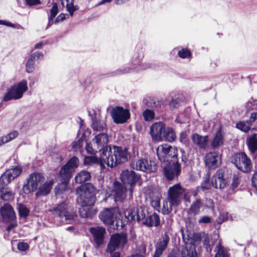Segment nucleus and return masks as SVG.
Segmentation results:
<instances>
[{
	"instance_id": "f257e3e1",
	"label": "nucleus",
	"mask_w": 257,
	"mask_h": 257,
	"mask_svg": "<svg viewBox=\"0 0 257 257\" xmlns=\"http://www.w3.org/2000/svg\"><path fill=\"white\" fill-rule=\"evenodd\" d=\"M131 155L126 148L113 146L109 148V151H103L102 159L109 167H113L117 164L124 163L130 158Z\"/></svg>"
},
{
	"instance_id": "f03ea898",
	"label": "nucleus",
	"mask_w": 257,
	"mask_h": 257,
	"mask_svg": "<svg viewBox=\"0 0 257 257\" xmlns=\"http://www.w3.org/2000/svg\"><path fill=\"white\" fill-rule=\"evenodd\" d=\"M76 194L77 203L80 205H93L95 202L93 188L91 184H85L77 188Z\"/></svg>"
},
{
	"instance_id": "7ed1b4c3",
	"label": "nucleus",
	"mask_w": 257,
	"mask_h": 257,
	"mask_svg": "<svg viewBox=\"0 0 257 257\" xmlns=\"http://www.w3.org/2000/svg\"><path fill=\"white\" fill-rule=\"evenodd\" d=\"M28 89L27 81L24 79L9 88L4 96L3 100L8 101L20 99L22 98L24 93L27 91Z\"/></svg>"
},
{
	"instance_id": "20e7f679",
	"label": "nucleus",
	"mask_w": 257,
	"mask_h": 257,
	"mask_svg": "<svg viewBox=\"0 0 257 257\" xmlns=\"http://www.w3.org/2000/svg\"><path fill=\"white\" fill-rule=\"evenodd\" d=\"M231 162L238 170L244 173L250 172L252 168L250 159L244 152L234 154L232 157Z\"/></svg>"
},
{
	"instance_id": "39448f33",
	"label": "nucleus",
	"mask_w": 257,
	"mask_h": 257,
	"mask_svg": "<svg viewBox=\"0 0 257 257\" xmlns=\"http://www.w3.org/2000/svg\"><path fill=\"white\" fill-rule=\"evenodd\" d=\"M157 154L159 160L162 162H170L171 160H177L178 150L168 144H163L158 146Z\"/></svg>"
},
{
	"instance_id": "423d86ee",
	"label": "nucleus",
	"mask_w": 257,
	"mask_h": 257,
	"mask_svg": "<svg viewBox=\"0 0 257 257\" xmlns=\"http://www.w3.org/2000/svg\"><path fill=\"white\" fill-rule=\"evenodd\" d=\"M143 56L140 54L136 57H135L132 61V66L127 68H121L117 70L116 74H122L131 72L134 71H139V70H146L148 68H155V66L151 63H146L141 64V60Z\"/></svg>"
},
{
	"instance_id": "0eeeda50",
	"label": "nucleus",
	"mask_w": 257,
	"mask_h": 257,
	"mask_svg": "<svg viewBox=\"0 0 257 257\" xmlns=\"http://www.w3.org/2000/svg\"><path fill=\"white\" fill-rule=\"evenodd\" d=\"M44 181V177L40 173H34L30 174L27 180L26 184L23 186L24 191L26 193H29L37 190Z\"/></svg>"
},
{
	"instance_id": "6e6552de",
	"label": "nucleus",
	"mask_w": 257,
	"mask_h": 257,
	"mask_svg": "<svg viewBox=\"0 0 257 257\" xmlns=\"http://www.w3.org/2000/svg\"><path fill=\"white\" fill-rule=\"evenodd\" d=\"M127 242V237L125 234H112L107 244L106 252L112 253L116 249L122 248Z\"/></svg>"
},
{
	"instance_id": "1a4fd4ad",
	"label": "nucleus",
	"mask_w": 257,
	"mask_h": 257,
	"mask_svg": "<svg viewBox=\"0 0 257 257\" xmlns=\"http://www.w3.org/2000/svg\"><path fill=\"white\" fill-rule=\"evenodd\" d=\"M183 189L180 184H177L169 188L168 190L167 200L171 205L178 206L181 201L182 196L184 193Z\"/></svg>"
},
{
	"instance_id": "9d476101",
	"label": "nucleus",
	"mask_w": 257,
	"mask_h": 257,
	"mask_svg": "<svg viewBox=\"0 0 257 257\" xmlns=\"http://www.w3.org/2000/svg\"><path fill=\"white\" fill-rule=\"evenodd\" d=\"M181 171V165L177 160H171L164 167V174L168 180H173L176 178L180 174Z\"/></svg>"
},
{
	"instance_id": "9b49d317",
	"label": "nucleus",
	"mask_w": 257,
	"mask_h": 257,
	"mask_svg": "<svg viewBox=\"0 0 257 257\" xmlns=\"http://www.w3.org/2000/svg\"><path fill=\"white\" fill-rule=\"evenodd\" d=\"M120 179L124 184L130 185L128 189L130 197H132L133 186L140 180V176L133 171L125 170L122 172Z\"/></svg>"
},
{
	"instance_id": "f8f14e48",
	"label": "nucleus",
	"mask_w": 257,
	"mask_h": 257,
	"mask_svg": "<svg viewBox=\"0 0 257 257\" xmlns=\"http://www.w3.org/2000/svg\"><path fill=\"white\" fill-rule=\"evenodd\" d=\"M79 160L77 158L73 157L61 168L59 175L61 179L69 180L71 177L72 173L77 167Z\"/></svg>"
},
{
	"instance_id": "ddd939ff",
	"label": "nucleus",
	"mask_w": 257,
	"mask_h": 257,
	"mask_svg": "<svg viewBox=\"0 0 257 257\" xmlns=\"http://www.w3.org/2000/svg\"><path fill=\"white\" fill-rule=\"evenodd\" d=\"M132 167L134 169L145 172H154L156 170L155 162L145 158L134 161L132 164Z\"/></svg>"
},
{
	"instance_id": "4468645a",
	"label": "nucleus",
	"mask_w": 257,
	"mask_h": 257,
	"mask_svg": "<svg viewBox=\"0 0 257 257\" xmlns=\"http://www.w3.org/2000/svg\"><path fill=\"white\" fill-rule=\"evenodd\" d=\"M50 211L54 215H57L60 217L64 216L66 220H70L74 218L75 213L65 203L60 204Z\"/></svg>"
},
{
	"instance_id": "2eb2a0df",
	"label": "nucleus",
	"mask_w": 257,
	"mask_h": 257,
	"mask_svg": "<svg viewBox=\"0 0 257 257\" xmlns=\"http://www.w3.org/2000/svg\"><path fill=\"white\" fill-rule=\"evenodd\" d=\"M204 161L205 166L210 169H214L219 167L221 164V156L218 152H210L205 155Z\"/></svg>"
},
{
	"instance_id": "dca6fc26",
	"label": "nucleus",
	"mask_w": 257,
	"mask_h": 257,
	"mask_svg": "<svg viewBox=\"0 0 257 257\" xmlns=\"http://www.w3.org/2000/svg\"><path fill=\"white\" fill-rule=\"evenodd\" d=\"M117 210L115 208H106L99 213V217L103 222L107 225H112L116 219Z\"/></svg>"
},
{
	"instance_id": "f3484780",
	"label": "nucleus",
	"mask_w": 257,
	"mask_h": 257,
	"mask_svg": "<svg viewBox=\"0 0 257 257\" xmlns=\"http://www.w3.org/2000/svg\"><path fill=\"white\" fill-rule=\"evenodd\" d=\"M93 143L94 147L98 149L99 152H101V155L103 151H109L110 148L107 146L108 136L106 133H101L96 136L93 140Z\"/></svg>"
},
{
	"instance_id": "a211bd4d",
	"label": "nucleus",
	"mask_w": 257,
	"mask_h": 257,
	"mask_svg": "<svg viewBox=\"0 0 257 257\" xmlns=\"http://www.w3.org/2000/svg\"><path fill=\"white\" fill-rule=\"evenodd\" d=\"M187 100V96L182 93H178L171 96L169 102L170 109L172 111L176 110L185 104Z\"/></svg>"
},
{
	"instance_id": "6ab92c4d",
	"label": "nucleus",
	"mask_w": 257,
	"mask_h": 257,
	"mask_svg": "<svg viewBox=\"0 0 257 257\" xmlns=\"http://www.w3.org/2000/svg\"><path fill=\"white\" fill-rule=\"evenodd\" d=\"M165 125L162 122H156L151 126L150 134L154 141L159 142L162 140Z\"/></svg>"
},
{
	"instance_id": "aec40b11",
	"label": "nucleus",
	"mask_w": 257,
	"mask_h": 257,
	"mask_svg": "<svg viewBox=\"0 0 257 257\" xmlns=\"http://www.w3.org/2000/svg\"><path fill=\"white\" fill-rule=\"evenodd\" d=\"M2 218L5 222H10L16 219L15 212L12 206L9 204H5L0 208Z\"/></svg>"
},
{
	"instance_id": "412c9836",
	"label": "nucleus",
	"mask_w": 257,
	"mask_h": 257,
	"mask_svg": "<svg viewBox=\"0 0 257 257\" xmlns=\"http://www.w3.org/2000/svg\"><path fill=\"white\" fill-rule=\"evenodd\" d=\"M127 190L119 182H115L113 186V197L115 201H122L126 198Z\"/></svg>"
},
{
	"instance_id": "4be33fe9",
	"label": "nucleus",
	"mask_w": 257,
	"mask_h": 257,
	"mask_svg": "<svg viewBox=\"0 0 257 257\" xmlns=\"http://www.w3.org/2000/svg\"><path fill=\"white\" fill-rule=\"evenodd\" d=\"M89 231L92 234L95 243L99 246L103 242L105 229L102 227H91Z\"/></svg>"
},
{
	"instance_id": "5701e85b",
	"label": "nucleus",
	"mask_w": 257,
	"mask_h": 257,
	"mask_svg": "<svg viewBox=\"0 0 257 257\" xmlns=\"http://www.w3.org/2000/svg\"><path fill=\"white\" fill-rule=\"evenodd\" d=\"M212 185L215 188H224L227 184V181L223 178L222 172H217L212 177Z\"/></svg>"
},
{
	"instance_id": "b1692460",
	"label": "nucleus",
	"mask_w": 257,
	"mask_h": 257,
	"mask_svg": "<svg viewBox=\"0 0 257 257\" xmlns=\"http://www.w3.org/2000/svg\"><path fill=\"white\" fill-rule=\"evenodd\" d=\"M224 135L225 133L222 131V127H220L216 132L212 141L211 146L213 148H217L223 144L224 142Z\"/></svg>"
},
{
	"instance_id": "393cba45",
	"label": "nucleus",
	"mask_w": 257,
	"mask_h": 257,
	"mask_svg": "<svg viewBox=\"0 0 257 257\" xmlns=\"http://www.w3.org/2000/svg\"><path fill=\"white\" fill-rule=\"evenodd\" d=\"M191 139L193 143L200 149H204L206 148L208 141V136H202L195 133L192 135Z\"/></svg>"
},
{
	"instance_id": "a878e982",
	"label": "nucleus",
	"mask_w": 257,
	"mask_h": 257,
	"mask_svg": "<svg viewBox=\"0 0 257 257\" xmlns=\"http://www.w3.org/2000/svg\"><path fill=\"white\" fill-rule=\"evenodd\" d=\"M256 114L257 113H250L249 119L246 120V123L240 121L236 123V127L243 132H247L250 128V123L254 121L256 119Z\"/></svg>"
},
{
	"instance_id": "bb28decb",
	"label": "nucleus",
	"mask_w": 257,
	"mask_h": 257,
	"mask_svg": "<svg viewBox=\"0 0 257 257\" xmlns=\"http://www.w3.org/2000/svg\"><path fill=\"white\" fill-rule=\"evenodd\" d=\"M79 208L80 215L83 218H91L95 214V211L93 208V205H80Z\"/></svg>"
},
{
	"instance_id": "cd10ccee",
	"label": "nucleus",
	"mask_w": 257,
	"mask_h": 257,
	"mask_svg": "<svg viewBox=\"0 0 257 257\" xmlns=\"http://www.w3.org/2000/svg\"><path fill=\"white\" fill-rule=\"evenodd\" d=\"M182 257H197L195 245L194 244H187L181 252Z\"/></svg>"
},
{
	"instance_id": "c85d7f7f",
	"label": "nucleus",
	"mask_w": 257,
	"mask_h": 257,
	"mask_svg": "<svg viewBox=\"0 0 257 257\" xmlns=\"http://www.w3.org/2000/svg\"><path fill=\"white\" fill-rule=\"evenodd\" d=\"M170 238L166 233L162 236V240H160L156 245L155 251L162 254L163 251L166 249L169 243Z\"/></svg>"
},
{
	"instance_id": "c756f323",
	"label": "nucleus",
	"mask_w": 257,
	"mask_h": 257,
	"mask_svg": "<svg viewBox=\"0 0 257 257\" xmlns=\"http://www.w3.org/2000/svg\"><path fill=\"white\" fill-rule=\"evenodd\" d=\"M100 158L95 156H87L85 157L84 160V163L85 165H92L93 164H97L100 165L101 169L105 168V163L102 159V155Z\"/></svg>"
},
{
	"instance_id": "7c9ffc66",
	"label": "nucleus",
	"mask_w": 257,
	"mask_h": 257,
	"mask_svg": "<svg viewBox=\"0 0 257 257\" xmlns=\"http://www.w3.org/2000/svg\"><path fill=\"white\" fill-rule=\"evenodd\" d=\"M203 206V203L201 199H196L193 202L188 210V214L191 216L198 215L200 212V209Z\"/></svg>"
},
{
	"instance_id": "2f4dec72",
	"label": "nucleus",
	"mask_w": 257,
	"mask_h": 257,
	"mask_svg": "<svg viewBox=\"0 0 257 257\" xmlns=\"http://www.w3.org/2000/svg\"><path fill=\"white\" fill-rule=\"evenodd\" d=\"M53 184V181L52 180L44 181L42 184L40 185L38 187L37 194L44 196L47 195L50 193Z\"/></svg>"
},
{
	"instance_id": "473e14b6",
	"label": "nucleus",
	"mask_w": 257,
	"mask_h": 257,
	"mask_svg": "<svg viewBox=\"0 0 257 257\" xmlns=\"http://www.w3.org/2000/svg\"><path fill=\"white\" fill-rule=\"evenodd\" d=\"M143 102L146 104L148 107L155 109L163 108L164 105L162 100L150 97L144 99Z\"/></svg>"
},
{
	"instance_id": "72a5a7b5",
	"label": "nucleus",
	"mask_w": 257,
	"mask_h": 257,
	"mask_svg": "<svg viewBox=\"0 0 257 257\" xmlns=\"http://www.w3.org/2000/svg\"><path fill=\"white\" fill-rule=\"evenodd\" d=\"M143 223L148 226H158L160 225L159 216L157 213H154L147 217Z\"/></svg>"
},
{
	"instance_id": "f704fd0d",
	"label": "nucleus",
	"mask_w": 257,
	"mask_h": 257,
	"mask_svg": "<svg viewBox=\"0 0 257 257\" xmlns=\"http://www.w3.org/2000/svg\"><path fill=\"white\" fill-rule=\"evenodd\" d=\"M22 171V168L21 167H16L7 170L4 173L12 181L15 178L19 176Z\"/></svg>"
},
{
	"instance_id": "c9c22d12",
	"label": "nucleus",
	"mask_w": 257,
	"mask_h": 257,
	"mask_svg": "<svg viewBox=\"0 0 257 257\" xmlns=\"http://www.w3.org/2000/svg\"><path fill=\"white\" fill-rule=\"evenodd\" d=\"M246 143L249 151L252 153H254L257 150V135L254 134L249 137Z\"/></svg>"
},
{
	"instance_id": "e433bc0d",
	"label": "nucleus",
	"mask_w": 257,
	"mask_h": 257,
	"mask_svg": "<svg viewBox=\"0 0 257 257\" xmlns=\"http://www.w3.org/2000/svg\"><path fill=\"white\" fill-rule=\"evenodd\" d=\"M113 121L116 123H123L130 117V113H111Z\"/></svg>"
},
{
	"instance_id": "4c0bfd02",
	"label": "nucleus",
	"mask_w": 257,
	"mask_h": 257,
	"mask_svg": "<svg viewBox=\"0 0 257 257\" xmlns=\"http://www.w3.org/2000/svg\"><path fill=\"white\" fill-rule=\"evenodd\" d=\"M15 194V193L9 188L0 190V198L5 201L13 200L14 198Z\"/></svg>"
},
{
	"instance_id": "58836bf2",
	"label": "nucleus",
	"mask_w": 257,
	"mask_h": 257,
	"mask_svg": "<svg viewBox=\"0 0 257 257\" xmlns=\"http://www.w3.org/2000/svg\"><path fill=\"white\" fill-rule=\"evenodd\" d=\"M90 173L86 171H82L77 174L75 177L76 183L82 184L90 179Z\"/></svg>"
},
{
	"instance_id": "ea45409f",
	"label": "nucleus",
	"mask_w": 257,
	"mask_h": 257,
	"mask_svg": "<svg viewBox=\"0 0 257 257\" xmlns=\"http://www.w3.org/2000/svg\"><path fill=\"white\" fill-rule=\"evenodd\" d=\"M18 132L17 131H13L9 134L4 136L0 138V146L2 145L8 143L13 139L17 138L18 136Z\"/></svg>"
},
{
	"instance_id": "a19ab883",
	"label": "nucleus",
	"mask_w": 257,
	"mask_h": 257,
	"mask_svg": "<svg viewBox=\"0 0 257 257\" xmlns=\"http://www.w3.org/2000/svg\"><path fill=\"white\" fill-rule=\"evenodd\" d=\"M136 214H137L136 220L140 221L145 219L147 215H148L149 212L147 207H140L136 209Z\"/></svg>"
},
{
	"instance_id": "79ce46f5",
	"label": "nucleus",
	"mask_w": 257,
	"mask_h": 257,
	"mask_svg": "<svg viewBox=\"0 0 257 257\" xmlns=\"http://www.w3.org/2000/svg\"><path fill=\"white\" fill-rule=\"evenodd\" d=\"M58 13V8L56 3H54L50 11V15L48 18V23L46 29L49 28L53 24V19Z\"/></svg>"
},
{
	"instance_id": "37998d69",
	"label": "nucleus",
	"mask_w": 257,
	"mask_h": 257,
	"mask_svg": "<svg viewBox=\"0 0 257 257\" xmlns=\"http://www.w3.org/2000/svg\"><path fill=\"white\" fill-rule=\"evenodd\" d=\"M163 137L167 141L170 142L175 141L176 138L173 130L170 127H165Z\"/></svg>"
},
{
	"instance_id": "c03bdc74",
	"label": "nucleus",
	"mask_w": 257,
	"mask_h": 257,
	"mask_svg": "<svg viewBox=\"0 0 257 257\" xmlns=\"http://www.w3.org/2000/svg\"><path fill=\"white\" fill-rule=\"evenodd\" d=\"M92 127L95 131H103L106 127V124L102 120L93 118L92 122Z\"/></svg>"
},
{
	"instance_id": "a18cd8bd",
	"label": "nucleus",
	"mask_w": 257,
	"mask_h": 257,
	"mask_svg": "<svg viewBox=\"0 0 257 257\" xmlns=\"http://www.w3.org/2000/svg\"><path fill=\"white\" fill-rule=\"evenodd\" d=\"M246 112L257 110V100L251 97L245 103Z\"/></svg>"
},
{
	"instance_id": "49530a36",
	"label": "nucleus",
	"mask_w": 257,
	"mask_h": 257,
	"mask_svg": "<svg viewBox=\"0 0 257 257\" xmlns=\"http://www.w3.org/2000/svg\"><path fill=\"white\" fill-rule=\"evenodd\" d=\"M61 180L62 183L58 184L55 188L56 195L62 194L67 189L69 180L61 179Z\"/></svg>"
},
{
	"instance_id": "de8ad7c7",
	"label": "nucleus",
	"mask_w": 257,
	"mask_h": 257,
	"mask_svg": "<svg viewBox=\"0 0 257 257\" xmlns=\"http://www.w3.org/2000/svg\"><path fill=\"white\" fill-rule=\"evenodd\" d=\"M152 200L151 201V206L157 210H159L160 207V198L161 194L159 192H156V195L154 198L150 195Z\"/></svg>"
},
{
	"instance_id": "09e8293b",
	"label": "nucleus",
	"mask_w": 257,
	"mask_h": 257,
	"mask_svg": "<svg viewBox=\"0 0 257 257\" xmlns=\"http://www.w3.org/2000/svg\"><path fill=\"white\" fill-rule=\"evenodd\" d=\"M215 257H228L227 250L221 245L220 242L217 245V251Z\"/></svg>"
},
{
	"instance_id": "8fccbe9b",
	"label": "nucleus",
	"mask_w": 257,
	"mask_h": 257,
	"mask_svg": "<svg viewBox=\"0 0 257 257\" xmlns=\"http://www.w3.org/2000/svg\"><path fill=\"white\" fill-rule=\"evenodd\" d=\"M124 215L126 218L129 221H134L136 220L137 214H136L135 209H127L124 211Z\"/></svg>"
},
{
	"instance_id": "3c124183",
	"label": "nucleus",
	"mask_w": 257,
	"mask_h": 257,
	"mask_svg": "<svg viewBox=\"0 0 257 257\" xmlns=\"http://www.w3.org/2000/svg\"><path fill=\"white\" fill-rule=\"evenodd\" d=\"M107 112H130V110L127 108H123L121 106H111L107 108Z\"/></svg>"
},
{
	"instance_id": "603ef678",
	"label": "nucleus",
	"mask_w": 257,
	"mask_h": 257,
	"mask_svg": "<svg viewBox=\"0 0 257 257\" xmlns=\"http://www.w3.org/2000/svg\"><path fill=\"white\" fill-rule=\"evenodd\" d=\"M18 210L21 217L26 218L29 215V210L25 205L19 204L18 205Z\"/></svg>"
},
{
	"instance_id": "864d4df0",
	"label": "nucleus",
	"mask_w": 257,
	"mask_h": 257,
	"mask_svg": "<svg viewBox=\"0 0 257 257\" xmlns=\"http://www.w3.org/2000/svg\"><path fill=\"white\" fill-rule=\"evenodd\" d=\"M67 2L66 8L70 16L73 15V13L78 10V7L73 5L72 0H66Z\"/></svg>"
},
{
	"instance_id": "5fc2aeb1",
	"label": "nucleus",
	"mask_w": 257,
	"mask_h": 257,
	"mask_svg": "<svg viewBox=\"0 0 257 257\" xmlns=\"http://www.w3.org/2000/svg\"><path fill=\"white\" fill-rule=\"evenodd\" d=\"M11 181L5 173L0 177V190L6 189L5 187Z\"/></svg>"
},
{
	"instance_id": "6e6d98bb",
	"label": "nucleus",
	"mask_w": 257,
	"mask_h": 257,
	"mask_svg": "<svg viewBox=\"0 0 257 257\" xmlns=\"http://www.w3.org/2000/svg\"><path fill=\"white\" fill-rule=\"evenodd\" d=\"M34 63L35 60L30 56L26 64V71L28 73H30L34 71Z\"/></svg>"
},
{
	"instance_id": "4d7b16f0",
	"label": "nucleus",
	"mask_w": 257,
	"mask_h": 257,
	"mask_svg": "<svg viewBox=\"0 0 257 257\" xmlns=\"http://www.w3.org/2000/svg\"><path fill=\"white\" fill-rule=\"evenodd\" d=\"M173 206H176L175 205H171L168 201L165 202L163 204L162 213L164 214H169L172 210Z\"/></svg>"
},
{
	"instance_id": "13d9d810",
	"label": "nucleus",
	"mask_w": 257,
	"mask_h": 257,
	"mask_svg": "<svg viewBox=\"0 0 257 257\" xmlns=\"http://www.w3.org/2000/svg\"><path fill=\"white\" fill-rule=\"evenodd\" d=\"M178 55L180 58L184 59L190 58L191 54L188 50L183 48L178 51Z\"/></svg>"
},
{
	"instance_id": "bf43d9fd",
	"label": "nucleus",
	"mask_w": 257,
	"mask_h": 257,
	"mask_svg": "<svg viewBox=\"0 0 257 257\" xmlns=\"http://www.w3.org/2000/svg\"><path fill=\"white\" fill-rule=\"evenodd\" d=\"M179 140L180 142L188 146L189 145V140L188 139L187 134L185 132H181L179 136Z\"/></svg>"
},
{
	"instance_id": "052dcab7",
	"label": "nucleus",
	"mask_w": 257,
	"mask_h": 257,
	"mask_svg": "<svg viewBox=\"0 0 257 257\" xmlns=\"http://www.w3.org/2000/svg\"><path fill=\"white\" fill-rule=\"evenodd\" d=\"M240 182V177L238 174H234L232 177V182L231 184V187L232 189L236 188Z\"/></svg>"
},
{
	"instance_id": "680f3d73",
	"label": "nucleus",
	"mask_w": 257,
	"mask_h": 257,
	"mask_svg": "<svg viewBox=\"0 0 257 257\" xmlns=\"http://www.w3.org/2000/svg\"><path fill=\"white\" fill-rule=\"evenodd\" d=\"M86 150L88 153L90 154H95L97 152H99L98 149L94 147L93 143V145L91 144H87L86 146Z\"/></svg>"
},
{
	"instance_id": "e2e57ef3",
	"label": "nucleus",
	"mask_w": 257,
	"mask_h": 257,
	"mask_svg": "<svg viewBox=\"0 0 257 257\" xmlns=\"http://www.w3.org/2000/svg\"><path fill=\"white\" fill-rule=\"evenodd\" d=\"M83 140L82 139H79L77 141L73 142L72 144V147L75 151H79L83 146Z\"/></svg>"
},
{
	"instance_id": "0e129e2a",
	"label": "nucleus",
	"mask_w": 257,
	"mask_h": 257,
	"mask_svg": "<svg viewBox=\"0 0 257 257\" xmlns=\"http://www.w3.org/2000/svg\"><path fill=\"white\" fill-rule=\"evenodd\" d=\"M17 247L19 250L25 251L28 249L29 246L27 243L20 242L17 244Z\"/></svg>"
},
{
	"instance_id": "69168bd1",
	"label": "nucleus",
	"mask_w": 257,
	"mask_h": 257,
	"mask_svg": "<svg viewBox=\"0 0 257 257\" xmlns=\"http://www.w3.org/2000/svg\"><path fill=\"white\" fill-rule=\"evenodd\" d=\"M30 57L33 59L34 60H39V59H43L44 55L42 52H37L32 54Z\"/></svg>"
},
{
	"instance_id": "338daca9",
	"label": "nucleus",
	"mask_w": 257,
	"mask_h": 257,
	"mask_svg": "<svg viewBox=\"0 0 257 257\" xmlns=\"http://www.w3.org/2000/svg\"><path fill=\"white\" fill-rule=\"evenodd\" d=\"M198 222L199 224H208L210 223L211 218L207 216H204L200 217V218L198 220Z\"/></svg>"
},
{
	"instance_id": "774afa93",
	"label": "nucleus",
	"mask_w": 257,
	"mask_h": 257,
	"mask_svg": "<svg viewBox=\"0 0 257 257\" xmlns=\"http://www.w3.org/2000/svg\"><path fill=\"white\" fill-rule=\"evenodd\" d=\"M144 119L147 121H153L155 118V113H143Z\"/></svg>"
}]
</instances>
